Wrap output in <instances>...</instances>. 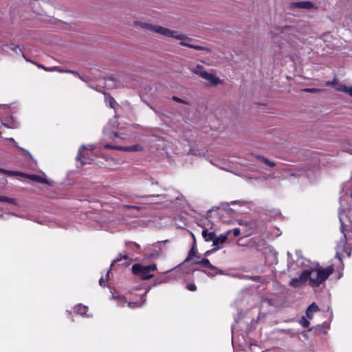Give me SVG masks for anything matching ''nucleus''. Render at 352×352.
Returning <instances> with one entry per match:
<instances>
[{"instance_id": "nucleus-26", "label": "nucleus", "mask_w": 352, "mask_h": 352, "mask_svg": "<svg viewBox=\"0 0 352 352\" xmlns=\"http://www.w3.org/2000/svg\"><path fill=\"white\" fill-rule=\"evenodd\" d=\"M140 24L142 28L155 32H156V29L158 26L157 25H153L148 23H141Z\"/></svg>"}, {"instance_id": "nucleus-25", "label": "nucleus", "mask_w": 352, "mask_h": 352, "mask_svg": "<svg viewBox=\"0 0 352 352\" xmlns=\"http://www.w3.org/2000/svg\"><path fill=\"white\" fill-rule=\"evenodd\" d=\"M140 24L142 28L155 32H156V29L158 26L157 25H153L148 23H141Z\"/></svg>"}, {"instance_id": "nucleus-31", "label": "nucleus", "mask_w": 352, "mask_h": 352, "mask_svg": "<svg viewBox=\"0 0 352 352\" xmlns=\"http://www.w3.org/2000/svg\"><path fill=\"white\" fill-rule=\"evenodd\" d=\"M182 41L180 42V45H183V46H187V47H189L190 48H193V49H195V50H201L202 49V47L201 46H199V45H191V44H189L188 43H186L185 41H184L183 40H181Z\"/></svg>"}, {"instance_id": "nucleus-29", "label": "nucleus", "mask_w": 352, "mask_h": 352, "mask_svg": "<svg viewBox=\"0 0 352 352\" xmlns=\"http://www.w3.org/2000/svg\"><path fill=\"white\" fill-rule=\"evenodd\" d=\"M342 149L344 152L352 154V143L349 141H346L342 146Z\"/></svg>"}, {"instance_id": "nucleus-10", "label": "nucleus", "mask_w": 352, "mask_h": 352, "mask_svg": "<svg viewBox=\"0 0 352 352\" xmlns=\"http://www.w3.org/2000/svg\"><path fill=\"white\" fill-rule=\"evenodd\" d=\"M195 264H199L202 267L208 268L212 270L216 271L214 274H207L208 276H214L215 274H224L223 272L219 270L217 267L212 265L210 261L208 258H203L201 261L195 262Z\"/></svg>"}, {"instance_id": "nucleus-15", "label": "nucleus", "mask_w": 352, "mask_h": 352, "mask_svg": "<svg viewBox=\"0 0 352 352\" xmlns=\"http://www.w3.org/2000/svg\"><path fill=\"white\" fill-rule=\"evenodd\" d=\"M319 311V308L316 302H312L306 310V316L309 319L314 317L315 313Z\"/></svg>"}, {"instance_id": "nucleus-17", "label": "nucleus", "mask_w": 352, "mask_h": 352, "mask_svg": "<svg viewBox=\"0 0 352 352\" xmlns=\"http://www.w3.org/2000/svg\"><path fill=\"white\" fill-rule=\"evenodd\" d=\"M23 177L28 178L31 180L38 182L42 184H50L49 182L41 176L36 175H28L25 173V176H23Z\"/></svg>"}, {"instance_id": "nucleus-39", "label": "nucleus", "mask_w": 352, "mask_h": 352, "mask_svg": "<svg viewBox=\"0 0 352 352\" xmlns=\"http://www.w3.org/2000/svg\"><path fill=\"white\" fill-rule=\"evenodd\" d=\"M187 289L191 292H195L197 289V287L194 283H190L186 285Z\"/></svg>"}, {"instance_id": "nucleus-23", "label": "nucleus", "mask_w": 352, "mask_h": 352, "mask_svg": "<svg viewBox=\"0 0 352 352\" xmlns=\"http://www.w3.org/2000/svg\"><path fill=\"white\" fill-rule=\"evenodd\" d=\"M104 99L106 103H108L111 108L115 109L116 101L111 96L105 94Z\"/></svg>"}, {"instance_id": "nucleus-14", "label": "nucleus", "mask_w": 352, "mask_h": 352, "mask_svg": "<svg viewBox=\"0 0 352 352\" xmlns=\"http://www.w3.org/2000/svg\"><path fill=\"white\" fill-rule=\"evenodd\" d=\"M87 311L88 307L82 304H79L75 307V312H76V314L80 315L82 317H91V314H87Z\"/></svg>"}, {"instance_id": "nucleus-47", "label": "nucleus", "mask_w": 352, "mask_h": 352, "mask_svg": "<svg viewBox=\"0 0 352 352\" xmlns=\"http://www.w3.org/2000/svg\"><path fill=\"white\" fill-rule=\"evenodd\" d=\"M175 199L176 201H182V200H183V199H184V197H183V196H182V195H177V196H176V197H175Z\"/></svg>"}, {"instance_id": "nucleus-16", "label": "nucleus", "mask_w": 352, "mask_h": 352, "mask_svg": "<svg viewBox=\"0 0 352 352\" xmlns=\"http://www.w3.org/2000/svg\"><path fill=\"white\" fill-rule=\"evenodd\" d=\"M293 7L303 9H311L314 3L310 1H299L293 3Z\"/></svg>"}, {"instance_id": "nucleus-13", "label": "nucleus", "mask_w": 352, "mask_h": 352, "mask_svg": "<svg viewBox=\"0 0 352 352\" xmlns=\"http://www.w3.org/2000/svg\"><path fill=\"white\" fill-rule=\"evenodd\" d=\"M306 282V272L302 271L299 277L291 280L289 285L294 287H298L305 284Z\"/></svg>"}, {"instance_id": "nucleus-48", "label": "nucleus", "mask_w": 352, "mask_h": 352, "mask_svg": "<svg viewBox=\"0 0 352 352\" xmlns=\"http://www.w3.org/2000/svg\"><path fill=\"white\" fill-rule=\"evenodd\" d=\"M348 94H349L351 96H352V86L349 87Z\"/></svg>"}, {"instance_id": "nucleus-51", "label": "nucleus", "mask_w": 352, "mask_h": 352, "mask_svg": "<svg viewBox=\"0 0 352 352\" xmlns=\"http://www.w3.org/2000/svg\"><path fill=\"white\" fill-rule=\"evenodd\" d=\"M155 184H157V182H151V185H154Z\"/></svg>"}, {"instance_id": "nucleus-37", "label": "nucleus", "mask_w": 352, "mask_h": 352, "mask_svg": "<svg viewBox=\"0 0 352 352\" xmlns=\"http://www.w3.org/2000/svg\"><path fill=\"white\" fill-rule=\"evenodd\" d=\"M104 133L105 135H109L107 127H106L104 129ZM109 137L114 140L115 138H118L119 136H118V134L117 132H112L111 134H109Z\"/></svg>"}, {"instance_id": "nucleus-50", "label": "nucleus", "mask_w": 352, "mask_h": 352, "mask_svg": "<svg viewBox=\"0 0 352 352\" xmlns=\"http://www.w3.org/2000/svg\"><path fill=\"white\" fill-rule=\"evenodd\" d=\"M238 203L239 204V203H241V202H240V201H232V202H231V204H238Z\"/></svg>"}, {"instance_id": "nucleus-41", "label": "nucleus", "mask_w": 352, "mask_h": 352, "mask_svg": "<svg viewBox=\"0 0 352 352\" xmlns=\"http://www.w3.org/2000/svg\"><path fill=\"white\" fill-rule=\"evenodd\" d=\"M220 248L219 247H214L213 249L210 250H208L205 252V256H208L210 255L212 252H214L215 250H219Z\"/></svg>"}, {"instance_id": "nucleus-28", "label": "nucleus", "mask_w": 352, "mask_h": 352, "mask_svg": "<svg viewBox=\"0 0 352 352\" xmlns=\"http://www.w3.org/2000/svg\"><path fill=\"white\" fill-rule=\"evenodd\" d=\"M0 202H7L13 205H17L16 200L13 198H10L5 196L0 195Z\"/></svg>"}, {"instance_id": "nucleus-19", "label": "nucleus", "mask_w": 352, "mask_h": 352, "mask_svg": "<svg viewBox=\"0 0 352 352\" xmlns=\"http://www.w3.org/2000/svg\"><path fill=\"white\" fill-rule=\"evenodd\" d=\"M227 238H228V236H227L226 233L221 234L219 236H217L216 235H214V239L212 243L213 245L215 247H219L218 246L219 244L223 243L226 241Z\"/></svg>"}, {"instance_id": "nucleus-54", "label": "nucleus", "mask_w": 352, "mask_h": 352, "mask_svg": "<svg viewBox=\"0 0 352 352\" xmlns=\"http://www.w3.org/2000/svg\"><path fill=\"white\" fill-rule=\"evenodd\" d=\"M14 216H16V217H19V215L16 214H12Z\"/></svg>"}, {"instance_id": "nucleus-43", "label": "nucleus", "mask_w": 352, "mask_h": 352, "mask_svg": "<svg viewBox=\"0 0 352 352\" xmlns=\"http://www.w3.org/2000/svg\"><path fill=\"white\" fill-rule=\"evenodd\" d=\"M173 99L175 100V101H177V102H182V103H186L183 100L179 98L177 96H173Z\"/></svg>"}, {"instance_id": "nucleus-44", "label": "nucleus", "mask_w": 352, "mask_h": 352, "mask_svg": "<svg viewBox=\"0 0 352 352\" xmlns=\"http://www.w3.org/2000/svg\"><path fill=\"white\" fill-rule=\"evenodd\" d=\"M105 281H106V280H104V277H103V276H102V277L100 278V280H99L100 285V286H104V285H104V282H105Z\"/></svg>"}, {"instance_id": "nucleus-36", "label": "nucleus", "mask_w": 352, "mask_h": 352, "mask_svg": "<svg viewBox=\"0 0 352 352\" xmlns=\"http://www.w3.org/2000/svg\"><path fill=\"white\" fill-rule=\"evenodd\" d=\"M341 249L344 250V249H345L344 244L343 245V247H342L340 245H338L337 247H336V258L338 259V261L340 262H341V258H340V256L339 255V251Z\"/></svg>"}, {"instance_id": "nucleus-24", "label": "nucleus", "mask_w": 352, "mask_h": 352, "mask_svg": "<svg viewBox=\"0 0 352 352\" xmlns=\"http://www.w3.org/2000/svg\"><path fill=\"white\" fill-rule=\"evenodd\" d=\"M140 24L142 28L155 32H156V29L158 26L157 25H153L148 23H141Z\"/></svg>"}, {"instance_id": "nucleus-7", "label": "nucleus", "mask_w": 352, "mask_h": 352, "mask_svg": "<svg viewBox=\"0 0 352 352\" xmlns=\"http://www.w3.org/2000/svg\"><path fill=\"white\" fill-rule=\"evenodd\" d=\"M156 33L170 38H175L178 40H184L186 38V36L179 33L177 31L172 30L158 25L156 29Z\"/></svg>"}, {"instance_id": "nucleus-46", "label": "nucleus", "mask_w": 352, "mask_h": 352, "mask_svg": "<svg viewBox=\"0 0 352 352\" xmlns=\"http://www.w3.org/2000/svg\"><path fill=\"white\" fill-rule=\"evenodd\" d=\"M113 80H114L113 78H109L106 79L105 80V81H106V86L110 87V85L108 84V82L109 81H113Z\"/></svg>"}, {"instance_id": "nucleus-49", "label": "nucleus", "mask_w": 352, "mask_h": 352, "mask_svg": "<svg viewBox=\"0 0 352 352\" xmlns=\"http://www.w3.org/2000/svg\"><path fill=\"white\" fill-rule=\"evenodd\" d=\"M38 67L43 68V69H44L45 70L48 71V69H46V68H45L44 66H43V65H38Z\"/></svg>"}, {"instance_id": "nucleus-52", "label": "nucleus", "mask_w": 352, "mask_h": 352, "mask_svg": "<svg viewBox=\"0 0 352 352\" xmlns=\"http://www.w3.org/2000/svg\"><path fill=\"white\" fill-rule=\"evenodd\" d=\"M134 245H135L137 248H139V247H140V245H139L138 243H134Z\"/></svg>"}, {"instance_id": "nucleus-8", "label": "nucleus", "mask_w": 352, "mask_h": 352, "mask_svg": "<svg viewBox=\"0 0 352 352\" xmlns=\"http://www.w3.org/2000/svg\"><path fill=\"white\" fill-rule=\"evenodd\" d=\"M150 289H151V287L148 288L146 290V292L144 294V295L142 296V297H141L142 301L140 302H126V300L125 298L121 297V296H114V295H113V299H120V300H121V303H122L121 305L122 306H124V304L127 303L129 307L132 308V309H135V308H138V307H142L146 303V296L148 293V292L150 291Z\"/></svg>"}, {"instance_id": "nucleus-2", "label": "nucleus", "mask_w": 352, "mask_h": 352, "mask_svg": "<svg viewBox=\"0 0 352 352\" xmlns=\"http://www.w3.org/2000/svg\"><path fill=\"white\" fill-rule=\"evenodd\" d=\"M333 270L332 265L322 268L318 263H316L313 266L304 270L303 272H306V280L309 282V285L315 287L323 283L333 272Z\"/></svg>"}, {"instance_id": "nucleus-11", "label": "nucleus", "mask_w": 352, "mask_h": 352, "mask_svg": "<svg viewBox=\"0 0 352 352\" xmlns=\"http://www.w3.org/2000/svg\"><path fill=\"white\" fill-rule=\"evenodd\" d=\"M300 254H301L300 251H296V256L297 257V260L296 261H294L293 260L292 255L289 252H287V256H288L287 266H288L289 268L292 267V266L294 265V263H293L294 262H296V265L298 267H302V266H303L305 265L304 259L301 256Z\"/></svg>"}, {"instance_id": "nucleus-33", "label": "nucleus", "mask_w": 352, "mask_h": 352, "mask_svg": "<svg viewBox=\"0 0 352 352\" xmlns=\"http://www.w3.org/2000/svg\"><path fill=\"white\" fill-rule=\"evenodd\" d=\"M226 233L227 236H228L230 233H233L234 236H238L240 234L241 231L239 228H234L232 230H228Z\"/></svg>"}, {"instance_id": "nucleus-42", "label": "nucleus", "mask_w": 352, "mask_h": 352, "mask_svg": "<svg viewBox=\"0 0 352 352\" xmlns=\"http://www.w3.org/2000/svg\"><path fill=\"white\" fill-rule=\"evenodd\" d=\"M3 125L6 127H7V128H15V127H16V124H8V123H5V124H3Z\"/></svg>"}, {"instance_id": "nucleus-4", "label": "nucleus", "mask_w": 352, "mask_h": 352, "mask_svg": "<svg viewBox=\"0 0 352 352\" xmlns=\"http://www.w3.org/2000/svg\"><path fill=\"white\" fill-rule=\"evenodd\" d=\"M157 270L156 264L149 265H142L140 263L134 264L131 267L132 273L135 276H139L143 280H147L153 276L151 272Z\"/></svg>"}, {"instance_id": "nucleus-40", "label": "nucleus", "mask_w": 352, "mask_h": 352, "mask_svg": "<svg viewBox=\"0 0 352 352\" xmlns=\"http://www.w3.org/2000/svg\"><path fill=\"white\" fill-rule=\"evenodd\" d=\"M304 91L306 92H309V93H317V92H319L320 91V89H317V88H307V89H305Z\"/></svg>"}, {"instance_id": "nucleus-6", "label": "nucleus", "mask_w": 352, "mask_h": 352, "mask_svg": "<svg viewBox=\"0 0 352 352\" xmlns=\"http://www.w3.org/2000/svg\"><path fill=\"white\" fill-rule=\"evenodd\" d=\"M192 72L199 76L202 78L207 80L208 81V85L216 86L220 82L218 77L206 72L201 65H197L195 68L192 69Z\"/></svg>"}, {"instance_id": "nucleus-20", "label": "nucleus", "mask_w": 352, "mask_h": 352, "mask_svg": "<svg viewBox=\"0 0 352 352\" xmlns=\"http://www.w3.org/2000/svg\"><path fill=\"white\" fill-rule=\"evenodd\" d=\"M0 172L8 176H25V173H23L14 170H9L3 168H0Z\"/></svg>"}, {"instance_id": "nucleus-30", "label": "nucleus", "mask_w": 352, "mask_h": 352, "mask_svg": "<svg viewBox=\"0 0 352 352\" xmlns=\"http://www.w3.org/2000/svg\"><path fill=\"white\" fill-rule=\"evenodd\" d=\"M129 258V256L126 255V254H120L111 263V265H113L114 263H118L120 261H122V259H128Z\"/></svg>"}, {"instance_id": "nucleus-9", "label": "nucleus", "mask_w": 352, "mask_h": 352, "mask_svg": "<svg viewBox=\"0 0 352 352\" xmlns=\"http://www.w3.org/2000/svg\"><path fill=\"white\" fill-rule=\"evenodd\" d=\"M104 148L129 152L141 151L143 150V146L140 144H135L129 146H120L107 144L104 145Z\"/></svg>"}, {"instance_id": "nucleus-21", "label": "nucleus", "mask_w": 352, "mask_h": 352, "mask_svg": "<svg viewBox=\"0 0 352 352\" xmlns=\"http://www.w3.org/2000/svg\"><path fill=\"white\" fill-rule=\"evenodd\" d=\"M160 249H153L151 252L145 254L144 258L146 259H152L159 257Z\"/></svg>"}, {"instance_id": "nucleus-22", "label": "nucleus", "mask_w": 352, "mask_h": 352, "mask_svg": "<svg viewBox=\"0 0 352 352\" xmlns=\"http://www.w3.org/2000/svg\"><path fill=\"white\" fill-rule=\"evenodd\" d=\"M7 140H10V141H11V142H13V144H14V146L15 147L18 148L20 151H23L24 153H25L27 155H28L31 159H33V157H32V155H31V153H30L28 151H27V150L24 149L23 148L20 147V146L18 145L17 142H16L14 141V140L12 138H7Z\"/></svg>"}, {"instance_id": "nucleus-27", "label": "nucleus", "mask_w": 352, "mask_h": 352, "mask_svg": "<svg viewBox=\"0 0 352 352\" xmlns=\"http://www.w3.org/2000/svg\"><path fill=\"white\" fill-rule=\"evenodd\" d=\"M59 72H66V73H70V74H72L74 76L79 78L80 79H81L82 81H86L87 80V77L85 76H81L79 73H78L77 72H75V71H72V70H58Z\"/></svg>"}, {"instance_id": "nucleus-35", "label": "nucleus", "mask_w": 352, "mask_h": 352, "mask_svg": "<svg viewBox=\"0 0 352 352\" xmlns=\"http://www.w3.org/2000/svg\"><path fill=\"white\" fill-rule=\"evenodd\" d=\"M259 159L264 162L265 164L268 165L269 166L273 167L275 166V163L273 162L270 161L267 158H265L263 157H260Z\"/></svg>"}, {"instance_id": "nucleus-45", "label": "nucleus", "mask_w": 352, "mask_h": 352, "mask_svg": "<svg viewBox=\"0 0 352 352\" xmlns=\"http://www.w3.org/2000/svg\"><path fill=\"white\" fill-rule=\"evenodd\" d=\"M167 280H168L167 279H165V280H160V281H157V280H156V281L154 283L153 285H160V284L163 283H166V282H167Z\"/></svg>"}, {"instance_id": "nucleus-5", "label": "nucleus", "mask_w": 352, "mask_h": 352, "mask_svg": "<svg viewBox=\"0 0 352 352\" xmlns=\"http://www.w3.org/2000/svg\"><path fill=\"white\" fill-rule=\"evenodd\" d=\"M96 146L94 144H89L87 146H82L78 150L77 156L76 157V161L80 162V164H91L93 159L91 157V152L95 148Z\"/></svg>"}, {"instance_id": "nucleus-18", "label": "nucleus", "mask_w": 352, "mask_h": 352, "mask_svg": "<svg viewBox=\"0 0 352 352\" xmlns=\"http://www.w3.org/2000/svg\"><path fill=\"white\" fill-rule=\"evenodd\" d=\"M202 236L206 241H212L214 239V232H208L207 228H204L201 232Z\"/></svg>"}, {"instance_id": "nucleus-12", "label": "nucleus", "mask_w": 352, "mask_h": 352, "mask_svg": "<svg viewBox=\"0 0 352 352\" xmlns=\"http://www.w3.org/2000/svg\"><path fill=\"white\" fill-rule=\"evenodd\" d=\"M8 49H9L13 52H15L16 54L21 53L22 56L25 59L26 61L30 62V60L25 57V54H23L22 50L19 48V45H14V44H10V45L5 44V45H2L1 46V50L4 53H8Z\"/></svg>"}, {"instance_id": "nucleus-1", "label": "nucleus", "mask_w": 352, "mask_h": 352, "mask_svg": "<svg viewBox=\"0 0 352 352\" xmlns=\"http://www.w3.org/2000/svg\"><path fill=\"white\" fill-rule=\"evenodd\" d=\"M173 201V198L170 193L149 195L142 197L135 205H124V208L133 210V217L143 216L145 214L144 210L146 208L158 209L168 206Z\"/></svg>"}, {"instance_id": "nucleus-53", "label": "nucleus", "mask_w": 352, "mask_h": 352, "mask_svg": "<svg viewBox=\"0 0 352 352\" xmlns=\"http://www.w3.org/2000/svg\"><path fill=\"white\" fill-rule=\"evenodd\" d=\"M109 273H110V270H109V271L107 272V276L109 275Z\"/></svg>"}, {"instance_id": "nucleus-34", "label": "nucleus", "mask_w": 352, "mask_h": 352, "mask_svg": "<svg viewBox=\"0 0 352 352\" xmlns=\"http://www.w3.org/2000/svg\"><path fill=\"white\" fill-rule=\"evenodd\" d=\"M299 322L303 327H307L309 325V321L305 316L300 319Z\"/></svg>"}, {"instance_id": "nucleus-38", "label": "nucleus", "mask_w": 352, "mask_h": 352, "mask_svg": "<svg viewBox=\"0 0 352 352\" xmlns=\"http://www.w3.org/2000/svg\"><path fill=\"white\" fill-rule=\"evenodd\" d=\"M195 252L194 251L193 249H192L189 252L187 258L185 260V262L188 261L190 260H192L193 258V257L195 256Z\"/></svg>"}, {"instance_id": "nucleus-32", "label": "nucleus", "mask_w": 352, "mask_h": 352, "mask_svg": "<svg viewBox=\"0 0 352 352\" xmlns=\"http://www.w3.org/2000/svg\"><path fill=\"white\" fill-rule=\"evenodd\" d=\"M336 89L338 91L348 94L349 87H347L346 85L342 84V85H339L338 87H336Z\"/></svg>"}, {"instance_id": "nucleus-3", "label": "nucleus", "mask_w": 352, "mask_h": 352, "mask_svg": "<svg viewBox=\"0 0 352 352\" xmlns=\"http://www.w3.org/2000/svg\"><path fill=\"white\" fill-rule=\"evenodd\" d=\"M352 198V192L350 194ZM348 210L347 203H344V196L340 197V208L338 212V217L341 225V231L346 238L345 231L352 232V208Z\"/></svg>"}]
</instances>
